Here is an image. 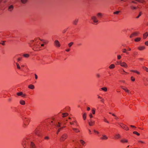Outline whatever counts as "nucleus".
I'll return each instance as SVG.
<instances>
[{"mask_svg": "<svg viewBox=\"0 0 148 148\" xmlns=\"http://www.w3.org/2000/svg\"><path fill=\"white\" fill-rule=\"evenodd\" d=\"M40 40L39 39H35L34 40H32L30 42L32 43L34 42V47L37 49V50L40 49V46L39 44H40Z\"/></svg>", "mask_w": 148, "mask_h": 148, "instance_id": "nucleus-1", "label": "nucleus"}, {"mask_svg": "<svg viewBox=\"0 0 148 148\" xmlns=\"http://www.w3.org/2000/svg\"><path fill=\"white\" fill-rule=\"evenodd\" d=\"M117 62V64L120 65L122 67L127 68L128 67V65L125 62H122L121 61H120L119 62Z\"/></svg>", "mask_w": 148, "mask_h": 148, "instance_id": "nucleus-2", "label": "nucleus"}, {"mask_svg": "<svg viewBox=\"0 0 148 148\" xmlns=\"http://www.w3.org/2000/svg\"><path fill=\"white\" fill-rule=\"evenodd\" d=\"M30 121V119L29 118H25L24 121V124L23 126L24 127H26L29 124Z\"/></svg>", "mask_w": 148, "mask_h": 148, "instance_id": "nucleus-3", "label": "nucleus"}, {"mask_svg": "<svg viewBox=\"0 0 148 148\" xmlns=\"http://www.w3.org/2000/svg\"><path fill=\"white\" fill-rule=\"evenodd\" d=\"M67 136V135L66 134L62 135L60 138V141H63L66 139Z\"/></svg>", "mask_w": 148, "mask_h": 148, "instance_id": "nucleus-4", "label": "nucleus"}, {"mask_svg": "<svg viewBox=\"0 0 148 148\" xmlns=\"http://www.w3.org/2000/svg\"><path fill=\"white\" fill-rule=\"evenodd\" d=\"M54 45L56 47L59 48L61 46L60 42L58 40H55L54 42Z\"/></svg>", "mask_w": 148, "mask_h": 148, "instance_id": "nucleus-5", "label": "nucleus"}, {"mask_svg": "<svg viewBox=\"0 0 148 148\" xmlns=\"http://www.w3.org/2000/svg\"><path fill=\"white\" fill-rule=\"evenodd\" d=\"M121 88L123 90H124L126 92L129 93H130V90L128 89L125 86H121Z\"/></svg>", "mask_w": 148, "mask_h": 148, "instance_id": "nucleus-6", "label": "nucleus"}, {"mask_svg": "<svg viewBox=\"0 0 148 148\" xmlns=\"http://www.w3.org/2000/svg\"><path fill=\"white\" fill-rule=\"evenodd\" d=\"M120 126L125 130L128 131L129 130L128 127L125 125L123 124H121L120 125Z\"/></svg>", "mask_w": 148, "mask_h": 148, "instance_id": "nucleus-7", "label": "nucleus"}, {"mask_svg": "<svg viewBox=\"0 0 148 148\" xmlns=\"http://www.w3.org/2000/svg\"><path fill=\"white\" fill-rule=\"evenodd\" d=\"M139 33V32H134L130 35V38H132L133 37L138 36Z\"/></svg>", "mask_w": 148, "mask_h": 148, "instance_id": "nucleus-8", "label": "nucleus"}, {"mask_svg": "<svg viewBox=\"0 0 148 148\" xmlns=\"http://www.w3.org/2000/svg\"><path fill=\"white\" fill-rule=\"evenodd\" d=\"M145 49V47L144 46L140 45L138 47V49L140 51H143Z\"/></svg>", "mask_w": 148, "mask_h": 148, "instance_id": "nucleus-9", "label": "nucleus"}, {"mask_svg": "<svg viewBox=\"0 0 148 148\" xmlns=\"http://www.w3.org/2000/svg\"><path fill=\"white\" fill-rule=\"evenodd\" d=\"M16 94L18 96H21L22 97H24L26 96L25 94L23 93L22 92H18Z\"/></svg>", "mask_w": 148, "mask_h": 148, "instance_id": "nucleus-10", "label": "nucleus"}, {"mask_svg": "<svg viewBox=\"0 0 148 148\" xmlns=\"http://www.w3.org/2000/svg\"><path fill=\"white\" fill-rule=\"evenodd\" d=\"M91 18L94 23H97L98 22V20L97 18L95 16H92Z\"/></svg>", "mask_w": 148, "mask_h": 148, "instance_id": "nucleus-11", "label": "nucleus"}, {"mask_svg": "<svg viewBox=\"0 0 148 148\" xmlns=\"http://www.w3.org/2000/svg\"><path fill=\"white\" fill-rule=\"evenodd\" d=\"M70 123L71 125H74L75 126H78V124L77 123V121H74L72 122H70Z\"/></svg>", "mask_w": 148, "mask_h": 148, "instance_id": "nucleus-12", "label": "nucleus"}, {"mask_svg": "<svg viewBox=\"0 0 148 148\" xmlns=\"http://www.w3.org/2000/svg\"><path fill=\"white\" fill-rule=\"evenodd\" d=\"M30 148H36L34 144L32 142H30Z\"/></svg>", "mask_w": 148, "mask_h": 148, "instance_id": "nucleus-13", "label": "nucleus"}, {"mask_svg": "<svg viewBox=\"0 0 148 148\" xmlns=\"http://www.w3.org/2000/svg\"><path fill=\"white\" fill-rule=\"evenodd\" d=\"M108 139V137L105 135H103L101 137V139L102 140H106Z\"/></svg>", "mask_w": 148, "mask_h": 148, "instance_id": "nucleus-14", "label": "nucleus"}, {"mask_svg": "<svg viewBox=\"0 0 148 148\" xmlns=\"http://www.w3.org/2000/svg\"><path fill=\"white\" fill-rule=\"evenodd\" d=\"M120 142L122 143H128V140L127 139L123 138L121 139L120 140Z\"/></svg>", "mask_w": 148, "mask_h": 148, "instance_id": "nucleus-15", "label": "nucleus"}, {"mask_svg": "<svg viewBox=\"0 0 148 148\" xmlns=\"http://www.w3.org/2000/svg\"><path fill=\"white\" fill-rule=\"evenodd\" d=\"M115 67V66L114 64H112L109 66V68L110 69H112Z\"/></svg>", "mask_w": 148, "mask_h": 148, "instance_id": "nucleus-16", "label": "nucleus"}, {"mask_svg": "<svg viewBox=\"0 0 148 148\" xmlns=\"http://www.w3.org/2000/svg\"><path fill=\"white\" fill-rule=\"evenodd\" d=\"M95 123V121H94L90 120L89 122V125L90 126H92Z\"/></svg>", "mask_w": 148, "mask_h": 148, "instance_id": "nucleus-17", "label": "nucleus"}, {"mask_svg": "<svg viewBox=\"0 0 148 148\" xmlns=\"http://www.w3.org/2000/svg\"><path fill=\"white\" fill-rule=\"evenodd\" d=\"M28 88L31 89H34L35 88L34 86L32 84H30L28 85Z\"/></svg>", "mask_w": 148, "mask_h": 148, "instance_id": "nucleus-18", "label": "nucleus"}, {"mask_svg": "<svg viewBox=\"0 0 148 148\" xmlns=\"http://www.w3.org/2000/svg\"><path fill=\"white\" fill-rule=\"evenodd\" d=\"M102 16V13H98L97 15V18H101Z\"/></svg>", "mask_w": 148, "mask_h": 148, "instance_id": "nucleus-19", "label": "nucleus"}, {"mask_svg": "<svg viewBox=\"0 0 148 148\" xmlns=\"http://www.w3.org/2000/svg\"><path fill=\"white\" fill-rule=\"evenodd\" d=\"M121 138V136L119 134H116L114 136V138L118 139Z\"/></svg>", "mask_w": 148, "mask_h": 148, "instance_id": "nucleus-20", "label": "nucleus"}, {"mask_svg": "<svg viewBox=\"0 0 148 148\" xmlns=\"http://www.w3.org/2000/svg\"><path fill=\"white\" fill-rule=\"evenodd\" d=\"M73 130L76 133H78L80 132V131L78 129L73 128Z\"/></svg>", "mask_w": 148, "mask_h": 148, "instance_id": "nucleus-21", "label": "nucleus"}, {"mask_svg": "<svg viewBox=\"0 0 148 148\" xmlns=\"http://www.w3.org/2000/svg\"><path fill=\"white\" fill-rule=\"evenodd\" d=\"M141 38L140 37H138L135 39L134 41L136 42H138L140 41Z\"/></svg>", "mask_w": 148, "mask_h": 148, "instance_id": "nucleus-22", "label": "nucleus"}, {"mask_svg": "<svg viewBox=\"0 0 148 148\" xmlns=\"http://www.w3.org/2000/svg\"><path fill=\"white\" fill-rule=\"evenodd\" d=\"M148 36V33L146 32L143 34V38L145 39L147 38Z\"/></svg>", "mask_w": 148, "mask_h": 148, "instance_id": "nucleus-23", "label": "nucleus"}, {"mask_svg": "<svg viewBox=\"0 0 148 148\" xmlns=\"http://www.w3.org/2000/svg\"><path fill=\"white\" fill-rule=\"evenodd\" d=\"M20 103L22 105H24L25 104V102L24 100H21L20 101Z\"/></svg>", "mask_w": 148, "mask_h": 148, "instance_id": "nucleus-24", "label": "nucleus"}, {"mask_svg": "<svg viewBox=\"0 0 148 148\" xmlns=\"http://www.w3.org/2000/svg\"><path fill=\"white\" fill-rule=\"evenodd\" d=\"M101 89L104 92H107L108 90L107 88L106 87H103L101 88Z\"/></svg>", "mask_w": 148, "mask_h": 148, "instance_id": "nucleus-25", "label": "nucleus"}, {"mask_svg": "<svg viewBox=\"0 0 148 148\" xmlns=\"http://www.w3.org/2000/svg\"><path fill=\"white\" fill-rule=\"evenodd\" d=\"M91 111L92 112V114H95V109L94 108H92Z\"/></svg>", "mask_w": 148, "mask_h": 148, "instance_id": "nucleus-26", "label": "nucleus"}, {"mask_svg": "<svg viewBox=\"0 0 148 148\" xmlns=\"http://www.w3.org/2000/svg\"><path fill=\"white\" fill-rule=\"evenodd\" d=\"M13 9V7L12 5L10 6L8 8V10L10 11H12Z\"/></svg>", "mask_w": 148, "mask_h": 148, "instance_id": "nucleus-27", "label": "nucleus"}, {"mask_svg": "<svg viewBox=\"0 0 148 148\" xmlns=\"http://www.w3.org/2000/svg\"><path fill=\"white\" fill-rule=\"evenodd\" d=\"M130 71L131 72H134V73H137V74H138V75H139L140 74V73L139 71H138L136 70H131Z\"/></svg>", "mask_w": 148, "mask_h": 148, "instance_id": "nucleus-28", "label": "nucleus"}, {"mask_svg": "<svg viewBox=\"0 0 148 148\" xmlns=\"http://www.w3.org/2000/svg\"><path fill=\"white\" fill-rule=\"evenodd\" d=\"M86 113H84L83 115V119L84 120H85L86 118Z\"/></svg>", "mask_w": 148, "mask_h": 148, "instance_id": "nucleus-29", "label": "nucleus"}, {"mask_svg": "<svg viewBox=\"0 0 148 148\" xmlns=\"http://www.w3.org/2000/svg\"><path fill=\"white\" fill-rule=\"evenodd\" d=\"M39 132V131L37 129L36 130L34 131V133L35 134L38 135V133Z\"/></svg>", "mask_w": 148, "mask_h": 148, "instance_id": "nucleus-30", "label": "nucleus"}, {"mask_svg": "<svg viewBox=\"0 0 148 148\" xmlns=\"http://www.w3.org/2000/svg\"><path fill=\"white\" fill-rule=\"evenodd\" d=\"M80 143L83 145H84L85 144V142L83 140H80Z\"/></svg>", "mask_w": 148, "mask_h": 148, "instance_id": "nucleus-31", "label": "nucleus"}, {"mask_svg": "<svg viewBox=\"0 0 148 148\" xmlns=\"http://www.w3.org/2000/svg\"><path fill=\"white\" fill-rule=\"evenodd\" d=\"M29 55L28 54H23V56L26 58H27L29 57Z\"/></svg>", "mask_w": 148, "mask_h": 148, "instance_id": "nucleus-32", "label": "nucleus"}, {"mask_svg": "<svg viewBox=\"0 0 148 148\" xmlns=\"http://www.w3.org/2000/svg\"><path fill=\"white\" fill-rule=\"evenodd\" d=\"M78 21V19H76L73 22V24L74 25H76Z\"/></svg>", "mask_w": 148, "mask_h": 148, "instance_id": "nucleus-33", "label": "nucleus"}, {"mask_svg": "<svg viewBox=\"0 0 148 148\" xmlns=\"http://www.w3.org/2000/svg\"><path fill=\"white\" fill-rule=\"evenodd\" d=\"M68 114L67 113H63L62 114V117H64L67 116H68Z\"/></svg>", "mask_w": 148, "mask_h": 148, "instance_id": "nucleus-34", "label": "nucleus"}, {"mask_svg": "<svg viewBox=\"0 0 148 148\" xmlns=\"http://www.w3.org/2000/svg\"><path fill=\"white\" fill-rule=\"evenodd\" d=\"M73 42H70L68 44V47H71V46L73 45Z\"/></svg>", "mask_w": 148, "mask_h": 148, "instance_id": "nucleus-35", "label": "nucleus"}, {"mask_svg": "<svg viewBox=\"0 0 148 148\" xmlns=\"http://www.w3.org/2000/svg\"><path fill=\"white\" fill-rule=\"evenodd\" d=\"M143 69L146 72H148V68L145 66H143Z\"/></svg>", "mask_w": 148, "mask_h": 148, "instance_id": "nucleus-36", "label": "nucleus"}, {"mask_svg": "<svg viewBox=\"0 0 148 148\" xmlns=\"http://www.w3.org/2000/svg\"><path fill=\"white\" fill-rule=\"evenodd\" d=\"M16 64L17 69H21V67L19 64L17 63H16Z\"/></svg>", "mask_w": 148, "mask_h": 148, "instance_id": "nucleus-37", "label": "nucleus"}, {"mask_svg": "<svg viewBox=\"0 0 148 148\" xmlns=\"http://www.w3.org/2000/svg\"><path fill=\"white\" fill-rule=\"evenodd\" d=\"M138 142L139 143H140V144H145V143L143 141L141 140H138Z\"/></svg>", "mask_w": 148, "mask_h": 148, "instance_id": "nucleus-38", "label": "nucleus"}, {"mask_svg": "<svg viewBox=\"0 0 148 148\" xmlns=\"http://www.w3.org/2000/svg\"><path fill=\"white\" fill-rule=\"evenodd\" d=\"M132 10H136L137 8L136 7L134 6H133L131 5L130 6Z\"/></svg>", "mask_w": 148, "mask_h": 148, "instance_id": "nucleus-39", "label": "nucleus"}, {"mask_svg": "<svg viewBox=\"0 0 148 148\" xmlns=\"http://www.w3.org/2000/svg\"><path fill=\"white\" fill-rule=\"evenodd\" d=\"M65 127V126L63 127H62V128H60L58 129V130L56 132L57 134H58L59 132H60L61 129L62 128H63L64 127Z\"/></svg>", "mask_w": 148, "mask_h": 148, "instance_id": "nucleus-40", "label": "nucleus"}, {"mask_svg": "<svg viewBox=\"0 0 148 148\" xmlns=\"http://www.w3.org/2000/svg\"><path fill=\"white\" fill-rule=\"evenodd\" d=\"M133 133L134 134H135L138 136H139L140 135L139 133H138L136 131H134L133 132Z\"/></svg>", "mask_w": 148, "mask_h": 148, "instance_id": "nucleus-41", "label": "nucleus"}, {"mask_svg": "<svg viewBox=\"0 0 148 148\" xmlns=\"http://www.w3.org/2000/svg\"><path fill=\"white\" fill-rule=\"evenodd\" d=\"M131 80L132 82H134L135 81V78L133 76H131Z\"/></svg>", "mask_w": 148, "mask_h": 148, "instance_id": "nucleus-42", "label": "nucleus"}, {"mask_svg": "<svg viewBox=\"0 0 148 148\" xmlns=\"http://www.w3.org/2000/svg\"><path fill=\"white\" fill-rule=\"evenodd\" d=\"M92 114L91 113H90L89 114V116L90 117V119H91L93 117V116L92 115Z\"/></svg>", "mask_w": 148, "mask_h": 148, "instance_id": "nucleus-43", "label": "nucleus"}, {"mask_svg": "<svg viewBox=\"0 0 148 148\" xmlns=\"http://www.w3.org/2000/svg\"><path fill=\"white\" fill-rule=\"evenodd\" d=\"M125 73L126 74H128V73H127V72H126L124 69H123L121 74H125Z\"/></svg>", "mask_w": 148, "mask_h": 148, "instance_id": "nucleus-44", "label": "nucleus"}, {"mask_svg": "<svg viewBox=\"0 0 148 148\" xmlns=\"http://www.w3.org/2000/svg\"><path fill=\"white\" fill-rule=\"evenodd\" d=\"M120 12V11H117L114 12L113 14H118Z\"/></svg>", "mask_w": 148, "mask_h": 148, "instance_id": "nucleus-45", "label": "nucleus"}, {"mask_svg": "<svg viewBox=\"0 0 148 148\" xmlns=\"http://www.w3.org/2000/svg\"><path fill=\"white\" fill-rule=\"evenodd\" d=\"M121 58V56L120 55H118L117 56V58L118 60L120 59Z\"/></svg>", "mask_w": 148, "mask_h": 148, "instance_id": "nucleus-46", "label": "nucleus"}, {"mask_svg": "<svg viewBox=\"0 0 148 148\" xmlns=\"http://www.w3.org/2000/svg\"><path fill=\"white\" fill-rule=\"evenodd\" d=\"M103 121L104 122H105L106 123H109V122L107 120V119L105 117H104L103 118Z\"/></svg>", "mask_w": 148, "mask_h": 148, "instance_id": "nucleus-47", "label": "nucleus"}, {"mask_svg": "<svg viewBox=\"0 0 148 148\" xmlns=\"http://www.w3.org/2000/svg\"><path fill=\"white\" fill-rule=\"evenodd\" d=\"M21 2L22 3H25L27 1V0H21Z\"/></svg>", "mask_w": 148, "mask_h": 148, "instance_id": "nucleus-48", "label": "nucleus"}, {"mask_svg": "<svg viewBox=\"0 0 148 148\" xmlns=\"http://www.w3.org/2000/svg\"><path fill=\"white\" fill-rule=\"evenodd\" d=\"M0 44L2 45H5V42L3 41L0 42Z\"/></svg>", "mask_w": 148, "mask_h": 148, "instance_id": "nucleus-49", "label": "nucleus"}, {"mask_svg": "<svg viewBox=\"0 0 148 148\" xmlns=\"http://www.w3.org/2000/svg\"><path fill=\"white\" fill-rule=\"evenodd\" d=\"M22 59V58L21 57H20L18 58L17 60V61L18 62H19L20 61H21Z\"/></svg>", "mask_w": 148, "mask_h": 148, "instance_id": "nucleus-50", "label": "nucleus"}, {"mask_svg": "<svg viewBox=\"0 0 148 148\" xmlns=\"http://www.w3.org/2000/svg\"><path fill=\"white\" fill-rule=\"evenodd\" d=\"M126 49H124L122 50V52L123 53H126Z\"/></svg>", "mask_w": 148, "mask_h": 148, "instance_id": "nucleus-51", "label": "nucleus"}, {"mask_svg": "<svg viewBox=\"0 0 148 148\" xmlns=\"http://www.w3.org/2000/svg\"><path fill=\"white\" fill-rule=\"evenodd\" d=\"M60 124L61 123H60L59 122L58 123V124H57L56 125L57 127H60Z\"/></svg>", "mask_w": 148, "mask_h": 148, "instance_id": "nucleus-52", "label": "nucleus"}, {"mask_svg": "<svg viewBox=\"0 0 148 148\" xmlns=\"http://www.w3.org/2000/svg\"><path fill=\"white\" fill-rule=\"evenodd\" d=\"M141 12H139L138 15L136 18H138L141 15Z\"/></svg>", "mask_w": 148, "mask_h": 148, "instance_id": "nucleus-53", "label": "nucleus"}, {"mask_svg": "<svg viewBox=\"0 0 148 148\" xmlns=\"http://www.w3.org/2000/svg\"><path fill=\"white\" fill-rule=\"evenodd\" d=\"M48 43V42L47 41H44L43 42V44H44V45L47 44Z\"/></svg>", "mask_w": 148, "mask_h": 148, "instance_id": "nucleus-54", "label": "nucleus"}, {"mask_svg": "<svg viewBox=\"0 0 148 148\" xmlns=\"http://www.w3.org/2000/svg\"><path fill=\"white\" fill-rule=\"evenodd\" d=\"M94 132L95 133H96V134H99V132L98 131H97L95 130H94Z\"/></svg>", "mask_w": 148, "mask_h": 148, "instance_id": "nucleus-55", "label": "nucleus"}, {"mask_svg": "<svg viewBox=\"0 0 148 148\" xmlns=\"http://www.w3.org/2000/svg\"><path fill=\"white\" fill-rule=\"evenodd\" d=\"M45 139L46 140H48L49 139V137L48 136H46L45 137Z\"/></svg>", "mask_w": 148, "mask_h": 148, "instance_id": "nucleus-56", "label": "nucleus"}, {"mask_svg": "<svg viewBox=\"0 0 148 148\" xmlns=\"http://www.w3.org/2000/svg\"><path fill=\"white\" fill-rule=\"evenodd\" d=\"M70 49L69 48H67L66 49L65 51L67 52H69L70 51Z\"/></svg>", "mask_w": 148, "mask_h": 148, "instance_id": "nucleus-57", "label": "nucleus"}, {"mask_svg": "<svg viewBox=\"0 0 148 148\" xmlns=\"http://www.w3.org/2000/svg\"><path fill=\"white\" fill-rule=\"evenodd\" d=\"M145 45L148 46V41H147L145 42Z\"/></svg>", "mask_w": 148, "mask_h": 148, "instance_id": "nucleus-58", "label": "nucleus"}, {"mask_svg": "<svg viewBox=\"0 0 148 148\" xmlns=\"http://www.w3.org/2000/svg\"><path fill=\"white\" fill-rule=\"evenodd\" d=\"M101 99V100L100 101L101 102H104V99L103 98H102Z\"/></svg>", "mask_w": 148, "mask_h": 148, "instance_id": "nucleus-59", "label": "nucleus"}, {"mask_svg": "<svg viewBox=\"0 0 148 148\" xmlns=\"http://www.w3.org/2000/svg\"><path fill=\"white\" fill-rule=\"evenodd\" d=\"M35 79H38L37 75L36 74H35Z\"/></svg>", "mask_w": 148, "mask_h": 148, "instance_id": "nucleus-60", "label": "nucleus"}, {"mask_svg": "<svg viewBox=\"0 0 148 148\" xmlns=\"http://www.w3.org/2000/svg\"><path fill=\"white\" fill-rule=\"evenodd\" d=\"M97 97H98V99H101V98H102V97H100V96H99V95H97Z\"/></svg>", "mask_w": 148, "mask_h": 148, "instance_id": "nucleus-61", "label": "nucleus"}, {"mask_svg": "<svg viewBox=\"0 0 148 148\" xmlns=\"http://www.w3.org/2000/svg\"><path fill=\"white\" fill-rule=\"evenodd\" d=\"M146 81L147 82H148V78H146L145 79H144V82H145V81Z\"/></svg>", "mask_w": 148, "mask_h": 148, "instance_id": "nucleus-62", "label": "nucleus"}, {"mask_svg": "<svg viewBox=\"0 0 148 148\" xmlns=\"http://www.w3.org/2000/svg\"><path fill=\"white\" fill-rule=\"evenodd\" d=\"M90 110V108L89 107H88L87 108V110H88V111H89V110Z\"/></svg>", "mask_w": 148, "mask_h": 148, "instance_id": "nucleus-63", "label": "nucleus"}, {"mask_svg": "<svg viewBox=\"0 0 148 148\" xmlns=\"http://www.w3.org/2000/svg\"><path fill=\"white\" fill-rule=\"evenodd\" d=\"M97 76L98 77H99L100 76V75L99 74H97Z\"/></svg>", "mask_w": 148, "mask_h": 148, "instance_id": "nucleus-64", "label": "nucleus"}]
</instances>
